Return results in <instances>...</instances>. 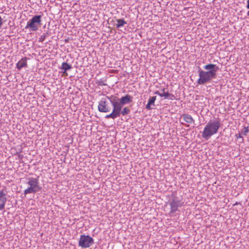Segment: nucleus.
<instances>
[{"instance_id":"obj_1","label":"nucleus","mask_w":249,"mask_h":249,"mask_svg":"<svg viewBox=\"0 0 249 249\" xmlns=\"http://www.w3.org/2000/svg\"><path fill=\"white\" fill-rule=\"evenodd\" d=\"M205 71H199V78L197 83L199 85H203L210 82L212 79L215 78L216 72L219 68L213 64H209L204 66Z\"/></svg>"},{"instance_id":"obj_2","label":"nucleus","mask_w":249,"mask_h":249,"mask_svg":"<svg viewBox=\"0 0 249 249\" xmlns=\"http://www.w3.org/2000/svg\"><path fill=\"white\" fill-rule=\"evenodd\" d=\"M133 98L129 95L127 94L125 96H123L119 100V102L115 99L112 100L113 109L110 114L106 116L107 118H111L114 119L120 116L121 109L122 105L128 104L132 101Z\"/></svg>"},{"instance_id":"obj_3","label":"nucleus","mask_w":249,"mask_h":249,"mask_svg":"<svg viewBox=\"0 0 249 249\" xmlns=\"http://www.w3.org/2000/svg\"><path fill=\"white\" fill-rule=\"evenodd\" d=\"M113 107L112 100L109 97L102 98L99 102L98 109L101 112H108Z\"/></svg>"},{"instance_id":"obj_4","label":"nucleus","mask_w":249,"mask_h":249,"mask_svg":"<svg viewBox=\"0 0 249 249\" xmlns=\"http://www.w3.org/2000/svg\"><path fill=\"white\" fill-rule=\"evenodd\" d=\"M220 125H206L202 133V137L208 140L213 135L216 133Z\"/></svg>"},{"instance_id":"obj_5","label":"nucleus","mask_w":249,"mask_h":249,"mask_svg":"<svg viewBox=\"0 0 249 249\" xmlns=\"http://www.w3.org/2000/svg\"><path fill=\"white\" fill-rule=\"evenodd\" d=\"M94 243V239L89 235H81L78 245L82 248H88Z\"/></svg>"},{"instance_id":"obj_6","label":"nucleus","mask_w":249,"mask_h":249,"mask_svg":"<svg viewBox=\"0 0 249 249\" xmlns=\"http://www.w3.org/2000/svg\"><path fill=\"white\" fill-rule=\"evenodd\" d=\"M41 16L36 15L33 17V18L28 21L27 22L26 28L30 27L32 31H36L38 28L39 25L41 23Z\"/></svg>"},{"instance_id":"obj_7","label":"nucleus","mask_w":249,"mask_h":249,"mask_svg":"<svg viewBox=\"0 0 249 249\" xmlns=\"http://www.w3.org/2000/svg\"><path fill=\"white\" fill-rule=\"evenodd\" d=\"M169 205L171 207L170 213L173 214L178 211V208L181 207L182 204L181 202V200L178 196H172Z\"/></svg>"},{"instance_id":"obj_8","label":"nucleus","mask_w":249,"mask_h":249,"mask_svg":"<svg viewBox=\"0 0 249 249\" xmlns=\"http://www.w3.org/2000/svg\"><path fill=\"white\" fill-rule=\"evenodd\" d=\"M29 181L27 182V184L30 186L33 187L35 189H36L38 192L42 190V187L39 185L38 177L37 178H28Z\"/></svg>"},{"instance_id":"obj_9","label":"nucleus","mask_w":249,"mask_h":249,"mask_svg":"<svg viewBox=\"0 0 249 249\" xmlns=\"http://www.w3.org/2000/svg\"><path fill=\"white\" fill-rule=\"evenodd\" d=\"M90 129L91 131L95 132V130L97 132L107 133V129L106 125H87V129Z\"/></svg>"},{"instance_id":"obj_10","label":"nucleus","mask_w":249,"mask_h":249,"mask_svg":"<svg viewBox=\"0 0 249 249\" xmlns=\"http://www.w3.org/2000/svg\"><path fill=\"white\" fill-rule=\"evenodd\" d=\"M6 194L4 193L3 189L0 191V210H2L4 209L5 204L6 201Z\"/></svg>"},{"instance_id":"obj_11","label":"nucleus","mask_w":249,"mask_h":249,"mask_svg":"<svg viewBox=\"0 0 249 249\" xmlns=\"http://www.w3.org/2000/svg\"><path fill=\"white\" fill-rule=\"evenodd\" d=\"M27 66V58L26 57L22 58L17 64V68L18 70H20L23 67Z\"/></svg>"},{"instance_id":"obj_12","label":"nucleus","mask_w":249,"mask_h":249,"mask_svg":"<svg viewBox=\"0 0 249 249\" xmlns=\"http://www.w3.org/2000/svg\"><path fill=\"white\" fill-rule=\"evenodd\" d=\"M160 130L165 134H170V127L169 125H159Z\"/></svg>"},{"instance_id":"obj_13","label":"nucleus","mask_w":249,"mask_h":249,"mask_svg":"<svg viewBox=\"0 0 249 249\" xmlns=\"http://www.w3.org/2000/svg\"><path fill=\"white\" fill-rule=\"evenodd\" d=\"M183 120L187 123L192 124L194 122V120L192 117L188 114L183 115L182 116Z\"/></svg>"},{"instance_id":"obj_14","label":"nucleus","mask_w":249,"mask_h":249,"mask_svg":"<svg viewBox=\"0 0 249 249\" xmlns=\"http://www.w3.org/2000/svg\"><path fill=\"white\" fill-rule=\"evenodd\" d=\"M161 92L159 91H157L156 94H158L161 97H164L165 98H168V96L169 95V93L168 91H165V89H163L161 90Z\"/></svg>"},{"instance_id":"obj_15","label":"nucleus","mask_w":249,"mask_h":249,"mask_svg":"<svg viewBox=\"0 0 249 249\" xmlns=\"http://www.w3.org/2000/svg\"><path fill=\"white\" fill-rule=\"evenodd\" d=\"M116 21V27L118 28L122 27L126 24V22L123 19H118Z\"/></svg>"},{"instance_id":"obj_16","label":"nucleus","mask_w":249,"mask_h":249,"mask_svg":"<svg viewBox=\"0 0 249 249\" xmlns=\"http://www.w3.org/2000/svg\"><path fill=\"white\" fill-rule=\"evenodd\" d=\"M37 192H38V191L37 190H36V189H35L34 188H33V187L30 186L29 187H28V188H27L26 189H25L24 190V193L25 195H26L28 194H31V193L35 194V193H36Z\"/></svg>"},{"instance_id":"obj_17","label":"nucleus","mask_w":249,"mask_h":249,"mask_svg":"<svg viewBox=\"0 0 249 249\" xmlns=\"http://www.w3.org/2000/svg\"><path fill=\"white\" fill-rule=\"evenodd\" d=\"M71 65L68 64L67 63L63 62L62 64L61 69L64 70V71H65L64 72H65L66 71L71 69Z\"/></svg>"},{"instance_id":"obj_18","label":"nucleus","mask_w":249,"mask_h":249,"mask_svg":"<svg viewBox=\"0 0 249 249\" xmlns=\"http://www.w3.org/2000/svg\"><path fill=\"white\" fill-rule=\"evenodd\" d=\"M22 126L23 127V129H25V128H27L28 131H29V132H30L31 131H33V129H35V127H31V125H29V127L30 128H28V125H16V128L17 129H18L19 130H20L21 129V127Z\"/></svg>"},{"instance_id":"obj_19","label":"nucleus","mask_w":249,"mask_h":249,"mask_svg":"<svg viewBox=\"0 0 249 249\" xmlns=\"http://www.w3.org/2000/svg\"><path fill=\"white\" fill-rule=\"evenodd\" d=\"M130 112V110L127 107H124L123 109L121 111V114H122V115L124 116L126 114H128Z\"/></svg>"},{"instance_id":"obj_20","label":"nucleus","mask_w":249,"mask_h":249,"mask_svg":"<svg viewBox=\"0 0 249 249\" xmlns=\"http://www.w3.org/2000/svg\"><path fill=\"white\" fill-rule=\"evenodd\" d=\"M249 132V127H244L243 129L241 130V133H242V134H244L245 135H247V134Z\"/></svg>"},{"instance_id":"obj_21","label":"nucleus","mask_w":249,"mask_h":249,"mask_svg":"<svg viewBox=\"0 0 249 249\" xmlns=\"http://www.w3.org/2000/svg\"><path fill=\"white\" fill-rule=\"evenodd\" d=\"M156 96H153V97H150L148 101L149 104H151V105L153 104L156 100Z\"/></svg>"},{"instance_id":"obj_22","label":"nucleus","mask_w":249,"mask_h":249,"mask_svg":"<svg viewBox=\"0 0 249 249\" xmlns=\"http://www.w3.org/2000/svg\"><path fill=\"white\" fill-rule=\"evenodd\" d=\"M168 99H169L170 100H174L175 99V97L173 94L169 93V95L168 96Z\"/></svg>"},{"instance_id":"obj_23","label":"nucleus","mask_w":249,"mask_h":249,"mask_svg":"<svg viewBox=\"0 0 249 249\" xmlns=\"http://www.w3.org/2000/svg\"><path fill=\"white\" fill-rule=\"evenodd\" d=\"M241 134H242V133L239 132V133L238 134H236L235 135V136H236L237 138H241V139H242V141H243V139L242 137L241 136Z\"/></svg>"},{"instance_id":"obj_24","label":"nucleus","mask_w":249,"mask_h":249,"mask_svg":"<svg viewBox=\"0 0 249 249\" xmlns=\"http://www.w3.org/2000/svg\"><path fill=\"white\" fill-rule=\"evenodd\" d=\"M2 25V19L1 17V16H0V27Z\"/></svg>"},{"instance_id":"obj_25","label":"nucleus","mask_w":249,"mask_h":249,"mask_svg":"<svg viewBox=\"0 0 249 249\" xmlns=\"http://www.w3.org/2000/svg\"><path fill=\"white\" fill-rule=\"evenodd\" d=\"M150 105H151V104H149V103L148 102L146 106V108L150 109Z\"/></svg>"},{"instance_id":"obj_26","label":"nucleus","mask_w":249,"mask_h":249,"mask_svg":"<svg viewBox=\"0 0 249 249\" xmlns=\"http://www.w3.org/2000/svg\"><path fill=\"white\" fill-rule=\"evenodd\" d=\"M247 8L248 9H249V0H248L247 1Z\"/></svg>"},{"instance_id":"obj_27","label":"nucleus","mask_w":249,"mask_h":249,"mask_svg":"<svg viewBox=\"0 0 249 249\" xmlns=\"http://www.w3.org/2000/svg\"><path fill=\"white\" fill-rule=\"evenodd\" d=\"M18 157L22 159L23 158V156L22 155H20V154H18Z\"/></svg>"},{"instance_id":"obj_28","label":"nucleus","mask_w":249,"mask_h":249,"mask_svg":"<svg viewBox=\"0 0 249 249\" xmlns=\"http://www.w3.org/2000/svg\"><path fill=\"white\" fill-rule=\"evenodd\" d=\"M247 15H248V16H249V11L248 12Z\"/></svg>"},{"instance_id":"obj_29","label":"nucleus","mask_w":249,"mask_h":249,"mask_svg":"<svg viewBox=\"0 0 249 249\" xmlns=\"http://www.w3.org/2000/svg\"><path fill=\"white\" fill-rule=\"evenodd\" d=\"M35 126H36V125H35ZM39 126V128H40V125H38Z\"/></svg>"},{"instance_id":"obj_30","label":"nucleus","mask_w":249,"mask_h":249,"mask_svg":"<svg viewBox=\"0 0 249 249\" xmlns=\"http://www.w3.org/2000/svg\"><path fill=\"white\" fill-rule=\"evenodd\" d=\"M237 204H238L237 202H236L234 205H237Z\"/></svg>"},{"instance_id":"obj_31","label":"nucleus","mask_w":249,"mask_h":249,"mask_svg":"<svg viewBox=\"0 0 249 249\" xmlns=\"http://www.w3.org/2000/svg\"><path fill=\"white\" fill-rule=\"evenodd\" d=\"M186 126H187V127H189L190 125H186Z\"/></svg>"}]
</instances>
